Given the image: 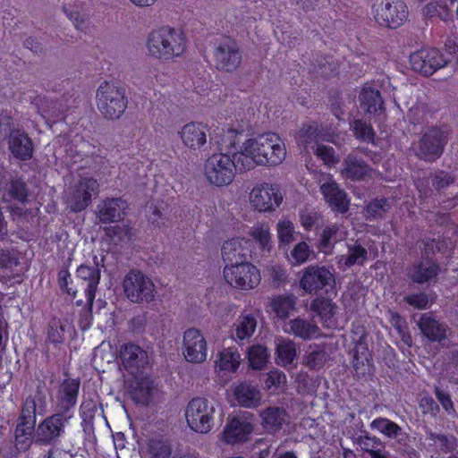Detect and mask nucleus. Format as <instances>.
I'll return each instance as SVG.
<instances>
[{"instance_id":"1","label":"nucleus","mask_w":458,"mask_h":458,"mask_svg":"<svg viewBox=\"0 0 458 458\" xmlns=\"http://www.w3.org/2000/svg\"><path fill=\"white\" fill-rule=\"evenodd\" d=\"M242 132L229 128L221 136L218 142L221 152L214 153L204 163V175L208 182L216 187L231 184L236 172L249 171L242 168L238 161L239 144Z\"/></svg>"},{"instance_id":"2","label":"nucleus","mask_w":458,"mask_h":458,"mask_svg":"<svg viewBox=\"0 0 458 458\" xmlns=\"http://www.w3.org/2000/svg\"><path fill=\"white\" fill-rule=\"evenodd\" d=\"M284 142L275 132H266L239 144L238 161L242 168L253 169L256 165H277L285 158Z\"/></svg>"},{"instance_id":"3","label":"nucleus","mask_w":458,"mask_h":458,"mask_svg":"<svg viewBox=\"0 0 458 458\" xmlns=\"http://www.w3.org/2000/svg\"><path fill=\"white\" fill-rule=\"evenodd\" d=\"M445 50L448 57H445L436 47L421 48L411 53L409 60L412 70L428 77L452 62L455 63V70H458V45L456 42L448 38L445 43Z\"/></svg>"},{"instance_id":"4","label":"nucleus","mask_w":458,"mask_h":458,"mask_svg":"<svg viewBox=\"0 0 458 458\" xmlns=\"http://www.w3.org/2000/svg\"><path fill=\"white\" fill-rule=\"evenodd\" d=\"M186 45L184 30H151L146 41L149 55L163 61L182 56Z\"/></svg>"},{"instance_id":"5","label":"nucleus","mask_w":458,"mask_h":458,"mask_svg":"<svg viewBox=\"0 0 458 458\" xmlns=\"http://www.w3.org/2000/svg\"><path fill=\"white\" fill-rule=\"evenodd\" d=\"M300 288L306 293L335 297L337 294L335 274L326 266L310 265L300 277Z\"/></svg>"},{"instance_id":"6","label":"nucleus","mask_w":458,"mask_h":458,"mask_svg":"<svg viewBox=\"0 0 458 458\" xmlns=\"http://www.w3.org/2000/svg\"><path fill=\"white\" fill-rule=\"evenodd\" d=\"M127 105L124 88L108 81L100 84L97 90V106L106 119H119L125 112Z\"/></svg>"},{"instance_id":"7","label":"nucleus","mask_w":458,"mask_h":458,"mask_svg":"<svg viewBox=\"0 0 458 458\" xmlns=\"http://www.w3.org/2000/svg\"><path fill=\"white\" fill-rule=\"evenodd\" d=\"M72 416L60 411L46 417L36 427L34 443L39 446H54L60 443L65 434L66 424Z\"/></svg>"},{"instance_id":"8","label":"nucleus","mask_w":458,"mask_h":458,"mask_svg":"<svg viewBox=\"0 0 458 458\" xmlns=\"http://www.w3.org/2000/svg\"><path fill=\"white\" fill-rule=\"evenodd\" d=\"M123 288L125 296L134 303L154 301L156 288L152 280L142 271L131 269L124 276Z\"/></svg>"},{"instance_id":"9","label":"nucleus","mask_w":458,"mask_h":458,"mask_svg":"<svg viewBox=\"0 0 458 458\" xmlns=\"http://www.w3.org/2000/svg\"><path fill=\"white\" fill-rule=\"evenodd\" d=\"M372 13L376 21L388 29H398L408 19V7L403 0H375Z\"/></svg>"},{"instance_id":"10","label":"nucleus","mask_w":458,"mask_h":458,"mask_svg":"<svg viewBox=\"0 0 458 458\" xmlns=\"http://www.w3.org/2000/svg\"><path fill=\"white\" fill-rule=\"evenodd\" d=\"M223 275L228 284L241 290L254 289L261 280L259 270L248 260L226 264Z\"/></svg>"},{"instance_id":"11","label":"nucleus","mask_w":458,"mask_h":458,"mask_svg":"<svg viewBox=\"0 0 458 458\" xmlns=\"http://www.w3.org/2000/svg\"><path fill=\"white\" fill-rule=\"evenodd\" d=\"M215 407L203 397L192 398L185 410L189 427L198 433H208L214 426Z\"/></svg>"},{"instance_id":"12","label":"nucleus","mask_w":458,"mask_h":458,"mask_svg":"<svg viewBox=\"0 0 458 458\" xmlns=\"http://www.w3.org/2000/svg\"><path fill=\"white\" fill-rule=\"evenodd\" d=\"M447 141L448 130L445 127L431 126L419 140L418 155L425 161H436L442 156Z\"/></svg>"},{"instance_id":"13","label":"nucleus","mask_w":458,"mask_h":458,"mask_svg":"<svg viewBox=\"0 0 458 458\" xmlns=\"http://www.w3.org/2000/svg\"><path fill=\"white\" fill-rule=\"evenodd\" d=\"M284 197L276 183L256 184L250 193V202L259 212L275 211L283 202Z\"/></svg>"},{"instance_id":"14","label":"nucleus","mask_w":458,"mask_h":458,"mask_svg":"<svg viewBox=\"0 0 458 458\" xmlns=\"http://www.w3.org/2000/svg\"><path fill=\"white\" fill-rule=\"evenodd\" d=\"M99 184L93 177H81L67 197V206L73 213L85 210L98 194Z\"/></svg>"},{"instance_id":"15","label":"nucleus","mask_w":458,"mask_h":458,"mask_svg":"<svg viewBox=\"0 0 458 458\" xmlns=\"http://www.w3.org/2000/svg\"><path fill=\"white\" fill-rule=\"evenodd\" d=\"M213 57L217 70L232 72L241 64L242 55L236 40L226 37L217 43Z\"/></svg>"},{"instance_id":"16","label":"nucleus","mask_w":458,"mask_h":458,"mask_svg":"<svg viewBox=\"0 0 458 458\" xmlns=\"http://www.w3.org/2000/svg\"><path fill=\"white\" fill-rule=\"evenodd\" d=\"M119 357L123 369L133 377L143 375L148 364L147 352L133 343L123 344L120 346Z\"/></svg>"},{"instance_id":"17","label":"nucleus","mask_w":458,"mask_h":458,"mask_svg":"<svg viewBox=\"0 0 458 458\" xmlns=\"http://www.w3.org/2000/svg\"><path fill=\"white\" fill-rule=\"evenodd\" d=\"M174 441L168 434L152 432L145 436L140 444V453L144 458H171Z\"/></svg>"},{"instance_id":"18","label":"nucleus","mask_w":458,"mask_h":458,"mask_svg":"<svg viewBox=\"0 0 458 458\" xmlns=\"http://www.w3.org/2000/svg\"><path fill=\"white\" fill-rule=\"evenodd\" d=\"M10 155L16 160L26 162L35 153V146L29 134L22 129L13 128L7 136Z\"/></svg>"},{"instance_id":"19","label":"nucleus","mask_w":458,"mask_h":458,"mask_svg":"<svg viewBox=\"0 0 458 458\" xmlns=\"http://www.w3.org/2000/svg\"><path fill=\"white\" fill-rule=\"evenodd\" d=\"M75 275L78 280L87 284V287L84 289L86 309L87 311L91 314L96 293L101 279V271L98 267V264L97 262H95L93 266L81 264L77 267Z\"/></svg>"},{"instance_id":"20","label":"nucleus","mask_w":458,"mask_h":458,"mask_svg":"<svg viewBox=\"0 0 458 458\" xmlns=\"http://www.w3.org/2000/svg\"><path fill=\"white\" fill-rule=\"evenodd\" d=\"M208 353L207 342L199 329L189 328L183 335V355L191 363L206 360Z\"/></svg>"},{"instance_id":"21","label":"nucleus","mask_w":458,"mask_h":458,"mask_svg":"<svg viewBox=\"0 0 458 458\" xmlns=\"http://www.w3.org/2000/svg\"><path fill=\"white\" fill-rule=\"evenodd\" d=\"M127 208L122 198H106L98 204L96 216L100 224L117 223L123 220Z\"/></svg>"},{"instance_id":"22","label":"nucleus","mask_w":458,"mask_h":458,"mask_svg":"<svg viewBox=\"0 0 458 458\" xmlns=\"http://www.w3.org/2000/svg\"><path fill=\"white\" fill-rule=\"evenodd\" d=\"M208 125L199 122L184 124L179 134L183 145L192 151L204 149L208 142Z\"/></svg>"},{"instance_id":"23","label":"nucleus","mask_w":458,"mask_h":458,"mask_svg":"<svg viewBox=\"0 0 458 458\" xmlns=\"http://www.w3.org/2000/svg\"><path fill=\"white\" fill-rule=\"evenodd\" d=\"M333 297L317 296L310 306V311L315 313L325 328H335L337 326L336 314L338 310L337 304L333 301Z\"/></svg>"},{"instance_id":"24","label":"nucleus","mask_w":458,"mask_h":458,"mask_svg":"<svg viewBox=\"0 0 458 458\" xmlns=\"http://www.w3.org/2000/svg\"><path fill=\"white\" fill-rule=\"evenodd\" d=\"M253 425L244 418L233 417L228 420L222 432L226 444L235 445L249 441Z\"/></svg>"},{"instance_id":"25","label":"nucleus","mask_w":458,"mask_h":458,"mask_svg":"<svg viewBox=\"0 0 458 458\" xmlns=\"http://www.w3.org/2000/svg\"><path fill=\"white\" fill-rule=\"evenodd\" d=\"M320 191L332 211L344 214L349 210L350 199L336 182L329 181L322 183Z\"/></svg>"},{"instance_id":"26","label":"nucleus","mask_w":458,"mask_h":458,"mask_svg":"<svg viewBox=\"0 0 458 458\" xmlns=\"http://www.w3.org/2000/svg\"><path fill=\"white\" fill-rule=\"evenodd\" d=\"M422 335L430 343H442L447 339L448 327L431 313H423L417 323Z\"/></svg>"},{"instance_id":"27","label":"nucleus","mask_w":458,"mask_h":458,"mask_svg":"<svg viewBox=\"0 0 458 458\" xmlns=\"http://www.w3.org/2000/svg\"><path fill=\"white\" fill-rule=\"evenodd\" d=\"M80 381L74 378L64 379L59 386L56 411L72 416V411L77 403Z\"/></svg>"},{"instance_id":"28","label":"nucleus","mask_w":458,"mask_h":458,"mask_svg":"<svg viewBox=\"0 0 458 458\" xmlns=\"http://www.w3.org/2000/svg\"><path fill=\"white\" fill-rule=\"evenodd\" d=\"M250 242L246 238H233L226 241L221 249L223 260L226 264L247 261L250 257Z\"/></svg>"},{"instance_id":"29","label":"nucleus","mask_w":458,"mask_h":458,"mask_svg":"<svg viewBox=\"0 0 458 458\" xmlns=\"http://www.w3.org/2000/svg\"><path fill=\"white\" fill-rule=\"evenodd\" d=\"M440 273V266L437 260L428 259L414 263L408 272V277L412 283L425 284L436 279Z\"/></svg>"},{"instance_id":"30","label":"nucleus","mask_w":458,"mask_h":458,"mask_svg":"<svg viewBox=\"0 0 458 458\" xmlns=\"http://www.w3.org/2000/svg\"><path fill=\"white\" fill-rule=\"evenodd\" d=\"M63 10L67 18L72 21L76 27L90 25L96 18L95 13L89 4L81 1L64 4Z\"/></svg>"},{"instance_id":"31","label":"nucleus","mask_w":458,"mask_h":458,"mask_svg":"<svg viewBox=\"0 0 458 458\" xmlns=\"http://www.w3.org/2000/svg\"><path fill=\"white\" fill-rule=\"evenodd\" d=\"M262 428L268 433H276L285 423L287 412L284 408L269 406L260 411Z\"/></svg>"},{"instance_id":"32","label":"nucleus","mask_w":458,"mask_h":458,"mask_svg":"<svg viewBox=\"0 0 458 458\" xmlns=\"http://www.w3.org/2000/svg\"><path fill=\"white\" fill-rule=\"evenodd\" d=\"M46 405V396L41 391H38L35 396H28L22 404L18 422L36 426L37 407L45 409Z\"/></svg>"},{"instance_id":"33","label":"nucleus","mask_w":458,"mask_h":458,"mask_svg":"<svg viewBox=\"0 0 458 458\" xmlns=\"http://www.w3.org/2000/svg\"><path fill=\"white\" fill-rule=\"evenodd\" d=\"M288 327V333L304 341L317 338L320 335V328L316 322L300 317L291 319Z\"/></svg>"},{"instance_id":"34","label":"nucleus","mask_w":458,"mask_h":458,"mask_svg":"<svg viewBox=\"0 0 458 458\" xmlns=\"http://www.w3.org/2000/svg\"><path fill=\"white\" fill-rule=\"evenodd\" d=\"M344 162L346 177L351 180H363L371 174V167L361 157L350 154Z\"/></svg>"},{"instance_id":"35","label":"nucleus","mask_w":458,"mask_h":458,"mask_svg":"<svg viewBox=\"0 0 458 458\" xmlns=\"http://www.w3.org/2000/svg\"><path fill=\"white\" fill-rule=\"evenodd\" d=\"M360 106L369 114L384 112V100L378 89L363 88L360 93Z\"/></svg>"},{"instance_id":"36","label":"nucleus","mask_w":458,"mask_h":458,"mask_svg":"<svg viewBox=\"0 0 458 458\" xmlns=\"http://www.w3.org/2000/svg\"><path fill=\"white\" fill-rule=\"evenodd\" d=\"M257 327V320L252 314L241 315L233 325L232 337L238 344L249 341L253 335Z\"/></svg>"},{"instance_id":"37","label":"nucleus","mask_w":458,"mask_h":458,"mask_svg":"<svg viewBox=\"0 0 458 458\" xmlns=\"http://www.w3.org/2000/svg\"><path fill=\"white\" fill-rule=\"evenodd\" d=\"M352 364L356 373L361 375L369 372V368L372 365V355L368 344L361 339L356 343L353 349Z\"/></svg>"},{"instance_id":"38","label":"nucleus","mask_w":458,"mask_h":458,"mask_svg":"<svg viewBox=\"0 0 458 458\" xmlns=\"http://www.w3.org/2000/svg\"><path fill=\"white\" fill-rule=\"evenodd\" d=\"M296 301L293 294H279L271 300L270 307L276 318L284 320L295 310Z\"/></svg>"},{"instance_id":"39","label":"nucleus","mask_w":458,"mask_h":458,"mask_svg":"<svg viewBox=\"0 0 458 458\" xmlns=\"http://www.w3.org/2000/svg\"><path fill=\"white\" fill-rule=\"evenodd\" d=\"M368 259L367 249L356 241L353 244L347 245V254L343 255L339 262L346 267H352L354 265L364 266Z\"/></svg>"},{"instance_id":"40","label":"nucleus","mask_w":458,"mask_h":458,"mask_svg":"<svg viewBox=\"0 0 458 458\" xmlns=\"http://www.w3.org/2000/svg\"><path fill=\"white\" fill-rule=\"evenodd\" d=\"M233 394L238 403L242 407H255L259 402V391L247 382H242L236 386Z\"/></svg>"},{"instance_id":"41","label":"nucleus","mask_w":458,"mask_h":458,"mask_svg":"<svg viewBox=\"0 0 458 458\" xmlns=\"http://www.w3.org/2000/svg\"><path fill=\"white\" fill-rule=\"evenodd\" d=\"M241 364V355L235 347L223 349L219 352L216 366L221 371L236 372Z\"/></svg>"},{"instance_id":"42","label":"nucleus","mask_w":458,"mask_h":458,"mask_svg":"<svg viewBox=\"0 0 458 458\" xmlns=\"http://www.w3.org/2000/svg\"><path fill=\"white\" fill-rule=\"evenodd\" d=\"M36 430V426L34 425H25L23 422H17L15 430H14V437H15V446L17 450L21 452H25L29 450L34 442V434Z\"/></svg>"},{"instance_id":"43","label":"nucleus","mask_w":458,"mask_h":458,"mask_svg":"<svg viewBox=\"0 0 458 458\" xmlns=\"http://www.w3.org/2000/svg\"><path fill=\"white\" fill-rule=\"evenodd\" d=\"M322 125L317 122L303 123L297 134L298 141L304 148H307L310 144L317 142L322 138Z\"/></svg>"},{"instance_id":"44","label":"nucleus","mask_w":458,"mask_h":458,"mask_svg":"<svg viewBox=\"0 0 458 458\" xmlns=\"http://www.w3.org/2000/svg\"><path fill=\"white\" fill-rule=\"evenodd\" d=\"M249 366L254 370L263 369L269 359V352L266 346L257 344L249 347L247 352Z\"/></svg>"},{"instance_id":"45","label":"nucleus","mask_w":458,"mask_h":458,"mask_svg":"<svg viewBox=\"0 0 458 458\" xmlns=\"http://www.w3.org/2000/svg\"><path fill=\"white\" fill-rule=\"evenodd\" d=\"M351 127L356 140L361 142L374 143L376 133L370 123L363 119H354Z\"/></svg>"},{"instance_id":"46","label":"nucleus","mask_w":458,"mask_h":458,"mask_svg":"<svg viewBox=\"0 0 458 458\" xmlns=\"http://www.w3.org/2000/svg\"><path fill=\"white\" fill-rule=\"evenodd\" d=\"M105 236L114 244L131 240L132 229L129 225H109L104 228Z\"/></svg>"},{"instance_id":"47","label":"nucleus","mask_w":458,"mask_h":458,"mask_svg":"<svg viewBox=\"0 0 458 458\" xmlns=\"http://www.w3.org/2000/svg\"><path fill=\"white\" fill-rule=\"evenodd\" d=\"M6 195L11 199L17 200L22 204L27 202L29 190L22 178L16 177L10 180L6 189Z\"/></svg>"},{"instance_id":"48","label":"nucleus","mask_w":458,"mask_h":458,"mask_svg":"<svg viewBox=\"0 0 458 458\" xmlns=\"http://www.w3.org/2000/svg\"><path fill=\"white\" fill-rule=\"evenodd\" d=\"M370 427L387 437H395L402 430L401 427L397 423L383 417L373 420L370 423Z\"/></svg>"},{"instance_id":"49","label":"nucleus","mask_w":458,"mask_h":458,"mask_svg":"<svg viewBox=\"0 0 458 458\" xmlns=\"http://www.w3.org/2000/svg\"><path fill=\"white\" fill-rule=\"evenodd\" d=\"M296 357V348L293 341H284L276 346L277 362L282 366L293 363Z\"/></svg>"},{"instance_id":"50","label":"nucleus","mask_w":458,"mask_h":458,"mask_svg":"<svg viewBox=\"0 0 458 458\" xmlns=\"http://www.w3.org/2000/svg\"><path fill=\"white\" fill-rule=\"evenodd\" d=\"M428 438L433 442L438 453L449 454L456 447V439L444 434L430 433Z\"/></svg>"},{"instance_id":"51","label":"nucleus","mask_w":458,"mask_h":458,"mask_svg":"<svg viewBox=\"0 0 458 458\" xmlns=\"http://www.w3.org/2000/svg\"><path fill=\"white\" fill-rule=\"evenodd\" d=\"M327 357L328 355L323 347L316 346L315 349L307 352L305 362L310 369H319L326 364Z\"/></svg>"},{"instance_id":"52","label":"nucleus","mask_w":458,"mask_h":458,"mask_svg":"<svg viewBox=\"0 0 458 458\" xmlns=\"http://www.w3.org/2000/svg\"><path fill=\"white\" fill-rule=\"evenodd\" d=\"M279 245H289L294 240V226L289 220L279 221L276 225Z\"/></svg>"},{"instance_id":"53","label":"nucleus","mask_w":458,"mask_h":458,"mask_svg":"<svg viewBox=\"0 0 458 458\" xmlns=\"http://www.w3.org/2000/svg\"><path fill=\"white\" fill-rule=\"evenodd\" d=\"M389 322L396 330L403 341L406 343L407 339L411 340L407 322L400 313L396 311H390Z\"/></svg>"},{"instance_id":"54","label":"nucleus","mask_w":458,"mask_h":458,"mask_svg":"<svg viewBox=\"0 0 458 458\" xmlns=\"http://www.w3.org/2000/svg\"><path fill=\"white\" fill-rule=\"evenodd\" d=\"M389 208L388 199L384 197L374 199L367 205V212L374 218H382Z\"/></svg>"},{"instance_id":"55","label":"nucleus","mask_w":458,"mask_h":458,"mask_svg":"<svg viewBox=\"0 0 458 458\" xmlns=\"http://www.w3.org/2000/svg\"><path fill=\"white\" fill-rule=\"evenodd\" d=\"M252 238L259 244L262 250L269 251L271 249V235L267 226H257L251 231Z\"/></svg>"},{"instance_id":"56","label":"nucleus","mask_w":458,"mask_h":458,"mask_svg":"<svg viewBox=\"0 0 458 458\" xmlns=\"http://www.w3.org/2000/svg\"><path fill=\"white\" fill-rule=\"evenodd\" d=\"M147 219L148 223H150L155 227H165L168 226L167 225V217L161 211L160 208L155 204H151L147 211Z\"/></svg>"},{"instance_id":"57","label":"nucleus","mask_w":458,"mask_h":458,"mask_svg":"<svg viewBox=\"0 0 458 458\" xmlns=\"http://www.w3.org/2000/svg\"><path fill=\"white\" fill-rule=\"evenodd\" d=\"M72 282L71 274L67 269H61L57 274V283L61 291L69 296L72 299H75L78 291L69 286V284Z\"/></svg>"},{"instance_id":"58","label":"nucleus","mask_w":458,"mask_h":458,"mask_svg":"<svg viewBox=\"0 0 458 458\" xmlns=\"http://www.w3.org/2000/svg\"><path fill=\"white\" fill-rule=\"evenodd\" d=\"M403 301L417 310H426L429 306L428 296L423 292L408 294L404 296Z\"/></svg>"},{"instance_id":"59","label":"nucleus","mask_w":458,"mask_h":458,"mask_svg":"<svg viewBox=\"0 0 458 458\" xmlns=\"http://www.w3.org/2000/svg\"><path fill=\"white\" fill-rule=\"evenodd\" d=\"M335 149L330 146L318 145L315 150V155L327 165H334L338 162L335 157Z\"/></svg>"},{"instance_id":"60","label":"nucleus","mask_w":458,"mask_h":458,"mask_svg":"<svg viewBox=\"0 0 458 458\" xmlns=\"http://www.w3.org/2000/svg\"><path fill=\"white\" fill-rule=\"evenodd\" d=\"M286 381L285 374L280 370H271L265 379V386L267 389L277 390Z\"/></svg>"},{"instance_id":"61","label":"nucleus","mask_w":458,"mask_h":458,"mask_svg":"<svg viewBox=\"0 0 458 458\" xmlns=\"http://www.w3.org/2000/svg\"><path fill=\"white\" fill-rule=\"evenodd\" d=\"M291 256L297 264L306 262L310 256V246L305 242L297 243L291 251Z\"/></svg>"},{"instance_id":"62","label":"nucleus","mask_w":458,"mask_h":458,"mask_svg":"<svg viewBox=\"0 0 458 458\" xmlns=\"http://www.w3.org/2000/svg\"><path fill=\"white\" fill-rule=\"evenodd\" d=\"M454 182V177L448 172L440 170L432 179V185L437 191L445 189Z\"/></svg>"},{"instance_id":"63","label":"nucleus","mask_w":458,"mask_h":458,"mask_svg":"<svg viewBox=\"0 0 458 458\" xmlns=\"http://www.w3.org/2000/svg\"><path fill=\"white\" fill-rule=\"evenodd\" d=\"M434 393L437 401L440 403L445 411L449 412L450 411L454 410V403L451 399V395L448 393L444 392L438 386L435 387Z\"/></svg>"},{"instance_id":"64","label":"nucleus","mask_w":458,"mask_h":458,"mask_svg":"<svg viewBox=\"0 0 458 458\" xmlns=\"http://www.w3.org/2000/svg\"><path fill=\"white\" fill-rule=\"evenodd\" d=\"M420 408L423 413L436 415L439 411V407L431 396H423L420 401Z\"/></svg>"}]
</instances>
